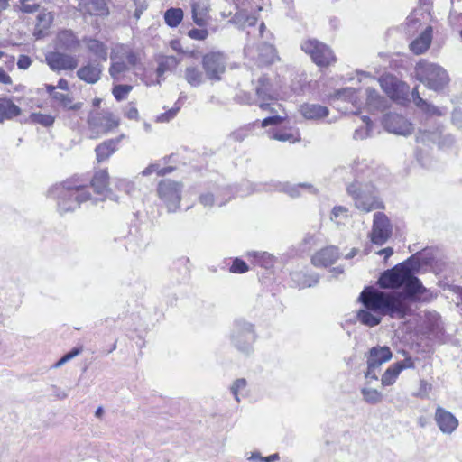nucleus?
<instances>
[{
  "instance_id": "obj_61",
  "label": "nucleus",
  "mask_w": 462,
  "mask_h": 462,
  "mask_svg": "<svg viewBox=\"0 0 462 462\" xmlns=\"http://www.w3.org/2000/svg\"><path fill=\"white\" fill-rule=\"evenodd\" d=\"M188 35L193 40L203 41L208 37V32L206 29H191Z\"/></svg>"
},
{
  "instance_id": "obj_30",
  "label": "nucleus",
  "mask_w": 462,
  "mask_h": 462,
  "mask_svg": "<svg viewBox=\"0 0 462 462\" xmlns=\"http://www.w3.org/2000/svg\"><path fill=\"white\" fill-rule=\"evenodd\" d=\"M273 189L283 191L291 198L299 197L300 195V189H305L310 193L316 192V189L310 184L307 183H300L298 185H291L289 183H278L274 186Z\"/></svg>"
},
{
  "instance_id": "obj_40",
  "label": "nucleus",
  "mask_w": 462,
  "mask_h": 462,
  "mask_svg": "<svg viewBox=\"0 0 462 462\" xmlns=\"http://www.w3.org/2000/svg\"><path fill=\"white\" fill-rule=\"evenodd\" d=\"M37 25L35 30V36L37 38H41L44 35L43 30H46L50 27L53 21V15L51 12H42L37 16Z\"/></svg>"
},
{
  "instance_id": "obj_1",
  "label": "nucleus",
  "mask_w": 462,
  "mask_h": 462,
  "mask_svg": "<svg viewBox=\"0 0 462 462\" xmlns=\"http://www.w3.org/2000/svg\"><path fill=\"white\" fill-rule=\"evenodd\" d=\"M378 283L383 289H402V292L386 293L367 287L361 292L359 300L366 307L378 310L393 319H403L409 315L411 300H429L433 298L432 293L421 284L406 263L383 273Z\"/></svg>"
},
{
  "instance_id": "obj_47",
  "label": "nucleus",
  "mask_w": 462,
  "mask_h": 462,
  "mask_svg": "<svg viewBox=\"0 0 462 462\" xmlns=\"http://www.w3.org/2000/svg\"><path fill=\"white\" fill-rule=\"evenodd\" d=\"M361 394L364 401L370 404H377L383 400L382 393L374 388L364 387L361 389Z\"/></svg>"
},
{
  "instance_id": "obj_32",
  "label": "nucleus",
  "mask_w": 462,
  "mask_h": 462,
  "mask_svg": "<svg viewBox=\"0 0 462 462\" xmlns=\"http://www.w3.org/2000/svg\"><path fill=\"white\" fill-rule=\"evenodd\" d=\"M366 106L369 110H382L387 106V101L382 97L375 89H366Z\"/></svg>"
},
{
  "instance_id": "obj_15",
  "label": "nucleus",
  "mask_w": 462,
  "mask_h": 462,
  "mask_svg": "<svg viewBox=\"0 0 462 462\" xmlns=\"http://www.w3.org/2000/svg\"><path fill=\"white\" fill-rule=\"evenodd\" d=\"M383 125L386 131L399 135H409L413 130L411 123L399 114L385 115Z\"/></svg>"
},
{
  "instance_id": "obj_52",
  "label": "nucleus",
  "mask_w": 462,
  "mask_h": 462,
  "mask_svg": "<svg viewBox=\"0 0 462 462\" xmlns=\"http://www.w3.org/2000/svg\"><path fill=\"white\" fill-rule=\"evenodd\" d=\"M20 5L19 8L23 13L32 14L36 12L40 5L36 2V0H19Z\"/></svg>"
},
{
  "instance_id": "obj_20",
  "label": "nucleus",
  "mask_w": 462,
  "mask_h": 462,
  "mask_svg": "<svg viewBox=\"0 0 462 462\" xmlns=\"http://www.w3.org/2000/svg\"><path fill=\"white\" fill-rule=\"evenodd\" d=\"M339 257L336 246H327L316 252L311 257V263L316 267H328L332 265Z\"/></svg>"
},
{
  "instance_id": "obj_21",
  "label": "nucleus",
  "mask_w": 462,
  "mask_h": 462,
  "mask_svg": "<svg viewBox=\"0 0 462 462\" xmlns=\"http://www.w3.org/2000/svg\"><path fill=\"white\" fill-rule=\"evenodd\" d=\"M392 356V351L388 346H374L366 355V365L380 368L383 364L391 360Z\"/></svg>"
},
{
  "instance_id": "obj_54",
  "label": "nucleus",
  "mask_w": 462,
  "mask_h": 462,
  "mask_svg": "<svg viewBox=\"0 0 462 462\" xmlns=\"http://www.w3.org/2000/svg\"><path fill=\"white\" fill-rule=\"evenodd\" d=\"M116 187L120 190H124L126 194L132 195L134 193L136 187L134 181L125 179L118 180Z\"/></svg>"
},
{
  "instance_id": "obj_43",
  "label": "nucleus",
  "mask_w": 462,
  "mask_h": 462,
  "mask_svg": "<svg viewBox=\"0 0 462 462\" xmlns=\"http://www.w3.org/2000/svg\"><path fill=\"white\" fill-rule=\"evenodd\" d=\"M401 372L399 371V368L394 365L392 364L382 374L381 377V384L383 387L391 386L394 384L400 375Z\"/></svg>"
},
{
  "instance_id": "obj_16",
  "label": "nucleus",
  "mask_w": 462,
  "mask_h": 462,
  "mask_svg": "<svg viewBox=\"0 0 462 462\" xmlns=\"http://www.w3.org/2000/svg\"><path fill=\"white\" fill-rule=\"evenodd\" d=\"M434 420L439 430L446 435H451L459 425V421L456 416L441 406H437Z\"/></svg>"
},
{
  "instance_id": "obj_27",
  "label": "nucleus",
  "mask_w": 462,
  "mask_h": 462,
  "mask_svg": "<svg viewBox=\"0 0 462 462\" xmlns=\"http://www.w3.org/2000/svg\"><path fill=\"white\" fill-rule=\"evenodd\" d=\"M300 112L308 120H319L328 115V107L319 104H303L300 107Z\"/></svg>"
},
{
  "instance_id": "obj_31",
  "label": "nucleus",
  "mask_w": 462,
  "mask_h": 462,
  "mask_svg": "<svg viewBox=\"0 0 462 462\" xmlns=\"http://www.w3.org/2000/svg\"><path fill=\"white\" fill-rule=\"evenodd\" d=\"M246 255L253 259L254 264L265 269L272 268L275 263V257L267 252L250 251Z\"/></svg>"
},
{
  "instance_id": "obj_46",
  "label": "nucleus",
  "mask_w": 462,
  "mask_h": 462,
  "mask_svg": "<svg viewBox=\"0 0 462 462\" xmlns=\"http://www.w3.org/2000/svg\"><path fill=\"white\" fill-rule=\"evenodd\" d=\"M271 138L281 142L295 143L300 141V136L297 130H279L273 133Z\"/></svg>"
},
{
  "instance_id": "obj_12",
  "label": "nucleus",
  "mask_w": 462,
  "mask_h": 462,
  "mask_svg": "<svg viewBox=\"0 0 462 462\" xmlns=\"http://www.w3.org/2000/svg\"><path fill=\"white\" fill-rule=\"evenodd\" d=\"M378 81L382 89L391 99L398 102L408 99L410 88L405 82L391 74L383 75Z\"/></svg>"
},
{
  "instance_id": "obj_56",
  "label": "nucleus",
  "mask_w": 462,
  "mask_h": 462,
  "mask_svg": "<svg viewBox=\"0 0 462 462\" xmlns=\"http://www.w3.org/2000/svg\"><path fill=\"white\" fill-rule=\"evenodd\" d=\"M286 119V114L269 116L262 121V127L281 125Z\"/></svg>"
},
{
  "instance_id": "obj_29",
  "label": "nucleus",
  "mask_w": 462,
  "mask_h": 462,
  "mask_svg": "<svg viewBox=\"0 0 462 462\" xmlns=\"http://www.w3.org/2000/svg\"><path fill=\"white\" fill-rule=\"evenodd\" d=\"M21 114V108L12 100L0 98V124L5 120H11Z\"/></svg>"
},
{
  "instance_id": "obj_24",
  "label": "nucleus",
  "mask_w": 462,
  "mask_h": 462,
  "mask_svg": "<svg viewBox=\"0 0 462 462\" xmlns=\"http://www.w3.org/2000/svg\"><path fill=\"white\" fill-rule=\"evenodd\" d=\"M123 138H125V134L98 144L95 149L97 162L106 161L117 150V145Z\"/></svg>"
},
{
  "instance_id": "obj_26",
  "label": "nucleus",
  "mask_w": 462,
  "mask_h": 462,
  "mask_svg": "<svg viewBox=\"0 0 462 462\" xmlns=\"http://www.w3.org/2000/svg\"><path fill=\"white\" fill-rule=\"evenodd\" d=\"M83 42L88 51L95 56L97 61L105 62L107 60V47L103 42L94 38H84Z\"/></svg>"
},
{
  "instance_id": "obj_28",
  "label": "nucleus",
  "mask_w": 462,
  "mask_h": 462,
  "mask_svg": "<svg viewBox=\"0 0 462 462\" xmlns=\"http://www.w3.org/2000/svg\"><path fill=\"white\" fill-rule=\"evenodd\" d=\"M365 309L360 310L357 313L358 320L368 327H374L381 322L382 316H385L386 314L382 313L378 310H373L366 307L364 303Z\"/></svg>"
},
{
  "instance_id": "obj_62",
  "label": "nucleus",
  "mask_w": 462,
  "mask_h": 462,
  "mask_svg": "<svg viewBox=\"0 0 462 462\" xmlns=\"http://www.w3.org/2000/svg\"><path fill=\"white\" fill-rule=\"evenodd\" d=\"M379 373L380 368L367 366L366 371L365 372V378L366 380V383H371L373 381H377Z\"/></svg>"
},
{
  "instance_id": "obj_64",
  "label": "nucleus",
  "mask_w": 462,
  "mask_h": 462,
  "mask_svg": "<svg viewBox=\"0 0 462 462\" xmlns=\"http://www.w3.org/2000/svg\"><path fill=\"white\" fill-rule=\"evenodd\" d=\"M402 373L404 369L414 368V361L411 356L404 358L402 361L393 363Z\"/></svg>"
},
{
  "instance_id": "obj_4",
  "label": "nucleus",
  "mask_w": 462,
  "mask_h": 462,
  "mask_svg": "<svg viewBox=\"0 0 462 462\" xmlns=\"http://www.w3.org/2000/svg\"><path fill=\"white\" fill-rule=\"evenodd\" d=\"M347 193L354 199L355 206L364 212H370L383 207L372 185L356 181L347 187Z\"/></svg>"
},
{
  "instance_id": "obj_57",
  "label": "nucleus",
  "mask_w": 462,
  "mask_h": 462,
  "mask_svg": "<svg viewBox=\"0 0 462 462\" xmlns=\"http://www.w3.org/2000/svg\"><path fill=\"white\" fill-rule=\"evenodd\" d=\"M338 99L348 100L356 106V97L354 88H345L337 92Z\"/></svg>"
},
{
  "instance_id": "obj_9",
  "label": "nucleus",
  "mask_w": 462,
  "mask_h": 462,
  "mask_svg": "<svg viewBox=\"0 0 462 462\" xmlns=\"http://www.w3.org/2000/svg\"><path fill=\"white\" fill-rule=\"evenodd\" d=\"M301 50L308 54L319 67H327L336 61L335 55L331 49L315 39H308L302 42Z\"/></svg>"
},
{
  "instance_id": "obj_23",
  "label": "nucleus",
  "mask_w": 462,
  "mask_h": 462,
  "mask_svg": "<svg viewBox=\"0 0 462 462\" xmlns=\"http://www.w3.org/2000/svg\"><path fill=\"white\" fill-rule=\"evenodd\" d=\"M433 30L428 26L416 39L410 43V50L412 53L420 55L424 53L432 42Z\"/></svg>"
},
{
  "instance_id": "obj_51",
  "label": "nucleus",
  "mask_w": 462,
  "mask_h": 462,
  "mask_svg": "<svg viewBox=\"0 0 462 462\" xmlns=\"http://www.w3.org/2000/svg\"><path fill=\"white\" fill-rule=\"evenodd\" d=\"M133 87L131 85H116L112 93L117 101L125 100L131 92Z\"/></svg>"
},
{
  "instance_id": "obj_22",
  "label": "nucleus",
  "mask_w": 462,
  "mask_h": 462,
  "mask_svg": "<svg viewBox=\"0 0 462 462\" xmlns=\"http://www.w3.org/2000/svg\"><path fill=\"white\" fill-rule=\"evenodd\" d=\"M103 67L99 61L94 60L82 66L78 71L77 76L88 84L97 83L102 73Z\"/></svg>"
},
{
  "instance_id": "obj_18",
  "label": "nucleus",
  "mask_w": 462,
  "mask_h": 462,
  "mask_svg": "<svg viewBox=\"0 0 462 462\" xmlns=\"http://www.w3.org/2000/svg\"><path fill=\"white\" fill-rule=\"evenodd\" d=\"M109 174L107 170L101 169L95 171L91 180V186L94 191L102 197V199H116L109 188Z\"/></svg>"
},
{
  "instance_id": "obj_5",
  "label": "nucleus",
  "mask_w": 462,
  "mask_h": 462,
  "mask_svg": "<svg viewBox=\"0 0 462 462\" xmlns=\"http://www.w3.org/2000/svg\"><path fill=\"white\" fill-rule=\"evenodd\" d=\"M415 331L429 339H437L444 334L440 315L435 310H423L416 315Z\"/></svg>"
},
{
  "instance_id": "obj_7",
  "label": "nucleus",
  "mask_w": 462,
  "mask_h": 462,
  "mask_svg": "<svg viewBox=\"0 0 462 462\" xmlns=\"http://www.w3.org/2000/svg\"><path fill=\"white\" fill-rule=\"evenodd\" d=\"M87 123L91 132V138H97L117 128L120 119L109 111H91L88 116Z\"/></svg>"
},
{
  "instance_id": "obj_39",
  "label": "nucleus",
  "mask_w": 462,
  "mask_h": 462,
  "mask_svg": "<svg viewBox=\"0 0 462 462\" xmlns=\"http://www.w3.org/2000/svg\"><path fill=\"white\" fill-rule=\"evenodd\" d=\"M199 200L205 208H212L215 205L221 207L227 202V199L219 197L218 191L216 194L209 191L202 193Z\"/></svg>"
},
{
  "instance_id": "obj_37",
  "label": "nucleus",
  "mask_w": 462,
  "mask_h": 462,
  "mask_svg": "<svg viewBox=\"0 0 462 462\" xmlns=\"http://www.w3.org/2000/svg\"><path fill=\"white\" fill-rule=\"evenodd\" d=\"M184 79L193 88H198L204 82L202 71L194 66L187 67L184 71Z\"/></svg>"
},
{
  "instance_id": "obj_13",
  "label": "nucleus",
  "mask_w": 462,
  "mask_h": 462,
  "mask_svg": "<svg viewBox=\"0 0 462 462\" xmlns=\"http://www.w3.org/2000/svg\"><path fill=\"white\" fill-rule=\"evenodd\" d=\"M202 66L208 79L220 80L226 71V57L220 52L208 53L202 59Z\"/></svg>"
},
{
  "instance_id": "obj_14",
  "label": "nucleus",
  "mask_w": 462,
  "mask_h": 462,
  "mask_svg": "<svg viewBox=\"0 0 462 462\" xmlns=\"http://www.w3.org/2000/svg\"><path fill=\"white\" fill-rule=\"evenodd\" d=\"M391 234L392 226L388 217L383 213H375L370 234L371 241L375 245H382L389 239Z\"/></svg>"
},
{
  "instance_id": "obj_45",
  "label": "nucleus",
  "mask_w": 462,
  "mask_h": 462,
  "mask_svg": "<svg viewBox=\"0 0 462 462\" xmlns=\"http://www.w3.org/2000/svg\"><path fill=\"white\" fill-rule=\"evenodd\" d=\"M183 19V11L180 8H170L164 14L165 23L171 27H177Z\"/></svg>"
},
{
  "instance_id": "obj_6",
  "label": "nucleus",
  "mask_w": 462,
  "mask_h": 462,
  "mask_svg": "<svg viewBox=\"0 0 462 462\" xmlns=\"http://www.w3.org/2000/svg\"><path fill=\"white\" fill-rule=\"evenodd\" d=\"M111 66L109 74L114 80H122L125 72L135 66L138 60L136 54L121 45L114 49L110 55Z\"/></svg>"
},
{
  "instance_id": "obj_42",
  "label": "nucleus",
  "mask_w": 462,
  "mask_h": 462,
  "mask_svg": "<svg viewBox=\"0 0 462 462\" xmlns=\"http://www.w3.org/2000/svg\"><path fill=\"white\" fill-rule=\"evenodd\" d=\"M192 17L194 23L199 26H203L207 23L208 19V8L199 2L192 4Z\"/></svg>"
},
{
  "instance_id": "obj_25",
  "label": "nucleus",
  "mask_w": 462,
  "mask_h": 462,
  "mask_svg": "<svg viewBox=\"0 0 462 462\" xmlns=\"http://www.w3.org/2000/svg\"><path fill=\"white\" fill-rule=\"evenodd\" d=\"M79 10L91 15H106L108 10L105 0H79Z\"/></svg>"
},
{
  "instance_id": "obj_3",
  "label": "nucleus",
  "mask_w": 462,
  "mask_h": 462,
  "mask_svg": "<svg viewBox=\"0 0 462 462\" xmlns=\"http://www.w3.org/2000/svg\"><path fill=\"white\" fill-rule=\"evenodd\" d=\"M417 79L428 88L439 91L448 83L447 71L438 64L420 60L415 67Z\"/></svg>"
},
{
  "instance_id": "obj_2",
  "label": "nucleus",
  "mask_w": 462,
  "mask_h": 462,
  "mask_svg": "<svg viewBox=\"0 0 462 462\" xmlns=\"http://www.w3.org/2000/svg\"><path fill=\"white\" fill-rule=\"evenodd\" d=\"M50 193L57 199L58 209L61 214L74 211L81 203L90 199V193L86 186L76 185L71 181L54 186Z\"/></svg>"
},
{
  "instance_id": "obj_10",
  "label": "nucleus",
  "mask_w": 462,
  "mask_h": 462,
  "mask_svg": "<svg viewBox=\"0 0 462 462\" xmlns=\"http://www.w3.org/2000/svg\"><path fill=\"white\" fill-rule=\"evenodd\" d=\"M183 185L170 179L163 180L158 184V196L165 204L169 212H175L181 200Z\"/></svg>"
},
{
  "instance_id": "obj_38",
  "label": "nucleus",
  "mask_w": 462,
  "mask_h": 462,
  "mask_svg": "<svg viewBox=\"0 0 462 462\" xmlns=\"http://www.w3.org/2000/svg\"><path fill=\"white\" fill-rule=\"evenodd\" d=\"M52 98L56 100L60 106L69 111L79 110L83 104L81 102L73 103V99L70 96L63 93H53Z\"/></svg>"
},
{
  "instance_id": "obj_49",
  "label": "nucleus",
  "mask_w": 462,
  "mask_h": 462,
  "mask_svg": "<svg viewBox=\"0 0 462 462\" xmlns=\"http://www.w3.org/2000/svg\"><path fill=\"white\" fill-rule=\"evenodd\" d=\"M32 122L42 125L45 127L51 126L55 121L54 116L41 113H32L30 116Z\"/></svg>"
},
{
  "instance_id": "obj_58",
  "label": "nucleus",
  "mask_w": 462,
  "mask_h": 462,
  "mask_svg": "<svg viewBox=\"0 0 462 462\" xmlns=\"http://www.w3.org/2000/svg\"><path fill=\"white\" fill-rule=\"evenodd\" d=\"M248 271V266L245 262L239 258H236L230 267V272L234 273H245Z\"/></svg>"
},
{
  "instance_id": "obj_50",
  "label": "nucleus",
  "mask_w": 462,
  "mask_h": 462,
  "mask_svg": "<svg viewBox=\"0 0 462 462\" xmlns=\"http://www.w3.org/2000/svg\"><path fill=\"white\" fill-rule=\"evenodd\" d=\"M173 171L172 167H163L161 168L159 164H150L148 167H146L143 171L142 174L143 176H148L153 172H156L159 176H164Z\"/></svg>"
},
{
  "instance_id": "obj_36",
  "label": "nucleus",
  "mask_w": 462,
  "mask_h": 462,
  "mask_svg": "<svg viewBox=\"0 0 462 462\" xmlns=\"http://www.w3.org/2000/svg\"><path fill=\"white\" fill-rule=\"evenodd\" d=\"M291 278L292 282H294V285L300 287V288H306V287H311L318 283L319 282V276L314 275H308L306 273H303L301 272H295L291 274Z\"/></svg>"
},
{
  "instance_id": "obj_63",
  "label": "nucleus",
  "mask_w": 462,
  "mask_h": 462,
  "mask_svg": "<svg viewBox=\"0 0 462 462\" xmlns=\"http://www.w3.org/2000/svg\"><path fill=\"white\" fill-rule=\"evenodd\" d=\"M444 291L452 292L457 296V305H462V287L454 284H448L444 288Z\"/></svg>"
},
{
  "instance_id": "obj_8",
  "label": "nucleus",
  "mask_w": 462,
  "mask_h": 462,
  "mask_svg": "<svg viewBox=\"0 0 462 462\" xmlns=\"http://www.w3.org/2000/svg\"><path fill=\"white\" fill-rule=\"evenodd\" d=\"M230 338L233 346L238 351L249 354L255 340L253 325L242 319L236 320L231 330Z\"/></svg>"
},
{
  "instance_id": "obj_59",
  "label": "nucleus",
  "mask_w": 462,
  "mask_h": 462,
  "mask_svg": "<svg viewBox=\"0 0 462 462\" xmlns=\"http://www.w3.org/2000/svg\"><path fill=\"white\" fill-rule=\"evenodd\" d=\"M431 389L432 385L426 380L422 379L420 381V387L418 392L415 393V396L419 398H427Z\"/></svg>"
},
{
  "instance_id": "obj_53",
  "label": "nucleus",
  "mask_w": 462,
  "mask_h": 462,
  "mask_svg": "<svg viewBox=\"0 0 462 462\" xmlns=\"http://www.w3.org/2000/svg\"><path fill=\"white\" fill-rule=\"evenodd\" d=\"M346 218H347V209L342 206L334 207L331 213V220L340 224Z\"/></svg>"
},
{
  "instance_id": "obj_33",
  "label": "nucleus",
  "mask_w": 462,
  "mask_h": 462,
  "mask_svg": "<svg viewBox=\"0 0 462 462\" xmlns=\"http://www.w3.org/2000/svg\"><path fill=\"white\" fill-rule=\"evenodd\" d=\"M56 45L60 49L74 50L79 42L71 31L65 30L57 35Z\"/></svg>"
},
{
  "instance_id": "obj_48",
  "label": "nucleus",
  "mask_w": 462,
  "mask_h": 462,
  "mask_svg": "<svg viewBox=\"0 0 462 462\" xmlns=\"http://www.w3.org/2000/svg\"><path fill=\"white\" fill-rule=\"evenodd\" d=\"M247 382L244 378L236 379L231 385L230 391L234 395L236 402H240V396H245L246 393Z\"/></svg>"
},
{
  "instance_id": "obj_35",
  "label": "nucleus",
  "mask_w": 462,
  "mask_h": 462,
  "mask_svg": "<svg viewBox=\"0 0 462 462\" xmlns=\"http://www.w3.org/2000/svg\"><path fill=\"white\" fill-rule=\"evenodd\" d=\"M232 21L241 28L254 26L257 17L250 14L245 9L238 10L233 16Z\"/></svg>"
},
{
  "instance_id": "obj_55",
  "label": "nucleus",
  "mask_w": 462,
  "mask_h": 462,
  "mask_svg": "<svg viewBox=\"0 0 462 462\" xmlns=\"http://www.w3.org/2000/svg\"><path fill=\"white\" fill-rule=\"evenodd\" d=\"M180 109V106L178 103L175 104L174 107L171 108L165 113H162L157 116V121L161 123L169 122L172 118H174Z\"/></svg>"
},
{
  "instance_id": "obj_11",
  "label": "nucleus",
  "mask_w": 462,
  "mask_h": 462,
  "mask_svg": "<svg viewBox=\"0 0 462 462\" xmlns=\"http://www.w3.org/2000/svg\"><path fill=\"white\" fill-rule=\"evenodd\" d=\"M255 95L257 97L258 106L263 110H270L271 113H276L275 107L269 103L282 97L278 88L265 76L260 77L255 86Z\"/></svg>"
},
{
  "instance_id": "obj_17",
  "label": "nucleus",
  "mask_w": 462,
  "mask_h": 462,
  "mask_svg": "<svg viewBox=\"0 0 462 462\" xmlns=\"http://www.w3.org/2000/svg\"><path fill=\"white\" fill-rule=\"evenodd\" d=\"M46 61L52 70H72L78 67L77 58L60 52L47 54Z\"/></svg>"
},
{
  "instance_id": "obj_41",
  "label": "nucleus",
  "mask_w": 462,
  "mask_h": 462,
  "mask_svg": "<svg viewBox=\"0 0 462 462\" xmlns=\"http://www.w3.org/2000/svg\"><path fill=\"white\" fill-rule=\"evenodd\" d=\"M180 63V60L175 56H162L158 60L157 74L159 77L166 71L175 69Z\"/></svg>"
},
{
  "instance_id": "obj_34",
  "label": "nucleus",
  "mask_w": 462,
  "mask_h": 462,
  "mask_svg": "<svg viewBox=\"0 0 462 462\" xmlns=\"http://www.w3.org/2000/svg\"><path fill=\"white\" fill-rule=\"evenodd\" d=\"M277 60L275 49L273 45L263 43L258 49V62L260 65H268Z\"/></svg>"
},
{
  "instance_id": "obj_19",
  "label": "nucleus",
  "mask_w": 462,
  "mask_h": 462,
  "mask_svg": "<svg viewBox=\"0 0 462 462\" xmlns=\"http://www.w3.org/2000/svg\"><path fill=\"white\" fill-rule=\"evenodd\" d=\"M442 130L437 129L433 132L420 131L416 135L417 143H421L426 145L430 143H437L439 147L449 146L453 143V138L450 135H442Z\"/></svg>"
},
{
  "instance_id": "obj_44",
  "label": "nucleus",
  "mask_w": 462,
  "mask_h": 462,
  "mask_svg": "<svg viewBox=\"0 0 462 462\" xmlns=\"http://www.w3.org/2000/svg\"><path fill=\"white\" fill-rule=\"evenodd\" d=\"M362 121L364 125L355 130L353 138L355 140H364L372 135L373 124L369 117L363 116Z\"/></svg>"
},
{
  "instance_id": "obj_60",
  "label": "nucleus",
  "mask_w": 462,
  "mask_h": 462,
  "mask_svg": "<svg viewBox=\"0 0 462 462\" xmlns=\"http://www.w3.org/2000/svg\"><path fill=\"white\" fill-rule=\"evenodd\" d=\"M236 99L238 103L243 105H253L258 103L251 94L246 92L237 93L236 96Z\"/></svg>"
}]
</instances>
